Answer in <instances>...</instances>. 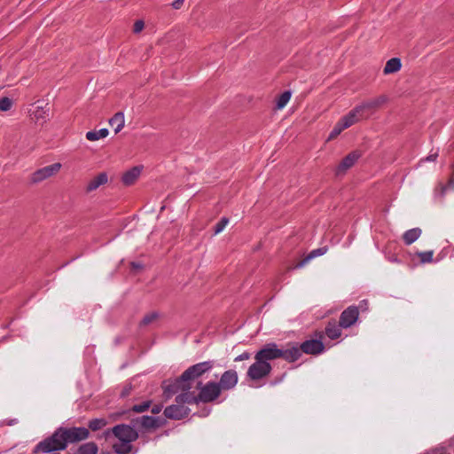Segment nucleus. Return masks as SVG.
<instances>
[{
  "label": "nucleus",
  "mask_w": 454,
  "mask_h": 454,
  "mask_svg": "<svg viewBox=\"0 0 454 454\" xmlns=\"http://www.w3.org/2000/svg\"><path fill=\"white\" fill-rule=\"evenodd\" d=\"M300 357V350L296 347L278 348L275 343H270L259 350L255 356V362L248 368L247 376L257 380L270 374L271 365L269 360L283 358L287 362H294Z\"/></svg>",
  "instance_id": "1"
},
{
  "label": "nucleus",
  "mask_w": 454,
  "mask_h": 454,
  "mask_svg": "<svg viewBox=\"0 0 454 454\" xmlns=\"http://www.w3.org/2000/svg\"><path fill=\"white\" fill-rule=\"evenodd\" d=\"M90 432L85 427L59 428L49 438L37 445L42 452L64 450L68 442H75L89 437Z\"/></svg>",
  "instance_id": "2"
},
{
  "label": "nucleus",
  "mask_w": 454,
  "mask_h": 454,
  "mask_svg": "<svg viewBox=\"0 0 454 454\" xmlns=\"http://www.w3.org/2000/svg\"><path fill=\"white\" fill-rule=\"evenodd\" d=\"M213 365V362L206 361L189 367L183 372L179 379L176 380L173 385L165 387V395L167 397H169L179 390L184 393L185 391L193 389V387H199L201 382L198 381V379L205 372L210 371Z\"/></svg>",
  "instance_id": "3"
},
{
  "label": "nucleus",
  "mask_w": 454,
  "mask_h": 454,
  "mask_svg": "<svg viewBox=\"0 0 454 454\" xmlns=\"http://www.w3.org/2000/svg\"><path fill=\"white\" fill-rule=\"evenodd\" d=\"M198 394L195 391L188 390L176 396L177 402L191 403H210L217 399L221 395L220 386L214 381H209L205 385H200Z\"/></svg>",
  "instance_id": "4"
},
{
  "label": "nucleus",
  "mask_w": 454,
  "mask_h": 454,
  "mask_svg": "<svg viewBox=\"0 0 454 454\" xmlns=\"http://www.w3.org/2000/svg\"><path fill=\"white\" fill-rule=\"evenodd\" d=\"M113 433L117 442L113 443V449L119 454H128L131 451V442L136 441L138 434L131 427L128 425H117L110 431L106 432V435Z\"/></svg>",
  "instance_id": "5"
},
{
  "label": "nucleus",
  "mask_w": 454,
  "mask_h": 454,
  "mask_svg": "<svg viewBox=\"0 0 454 454\" xmlns=\"http://www.w3.org/2000/svg\"><path fill=\"white\" fill-rule=\"evenodd\" d=\"M366 119L363 114L361 109L356 106L346 115L341 117L335 124L333 130L329 134L327 141L335 139L343 130L348 129L361 120Z\"/></svg>",
  "instance_id": "6"
},
{
  "label": "nucleus",
  "mask_w": 454,
  "mask_h": 454,
  "mask_svg": "<svg viewBox=\"0 0 454 454\" xmlns=\"http://www.w3.org/2000/svg\"><path fill=\"white\" fill-rule=\"evenodd\" d=\"M62 168L61 163L56 162L51 165L45 166L35 171L30 177L33 184L41 183L48 178L57 176Z\"/></svg>",
  "instance_id": "7"
},
{
  "label": "nucleus",
  "mask_w": 454,
  "mask_h": 454,
  "mask_svg": "<svg viewBox=\"0 0 454 454\" xmlns=\"http://www.w3.org/2000/svg\"><path fill=\"white\" fill-rule=\"evenodd\" d=\"M387 100L388 98L386 95H380L377 98L363 102L358 105V107L361 109L364 117L368 119L375 111L385 105Z\"/></svg>",
  "instance_id": "8"
},
{
  "label": "nucleus",
  "mask_w": 454,
  "mask_h": 454,
  "mask_svg": "<svg viewBox=\"0 0 454 454\" xmlns=\"http://www.w3.org/2000/svg\"><path fill=\"white\" fill-rule=\"evenodd\" d=\"M176 404L170 405L165 409L164 414L168 419H181L188 415L189 409L184 405L185 403L177 402L176 399Z\"/></svg>",
  "instance_id": "9"
},
{
  "label": "nucleus",
  "mask_w": 454,
  "mask_h": 454,
  "mask_svg": "<svg viewBox=\"0 0 454 454\" xmlns=\"http://www.w3.org/2000/svg\"><path fill=\"white\" fill-rule=\"evenodd\" d=\"M360 157L361 153L358 151H354L348 153L337 166L335 174L337 176L345 174L348 169L354 166Z\"/></svg>",
  "instance_id": "10"
},
{
  "label": "nucleus",
  "mask_w": 454,
  "mask_h": 454,
  "mask_svg": "<svg viewBox=\"0 0 454 454\" xmlns=\"http://www.w3.org/2000/svg\"><path fill=\"white\" fill-rule=\"evenodd\" d=\"M238 382V374L234 370H229L223 373L219 383L221 392L231 389Z\"/></svg>",
  "instance_id": "11"
},
{
  "label": "nucleus",
  "mask_w": 454,
  "mask_h": 454,
  "mask_svg": "<svg viewBox=\"0 0 454 454\" xmlns=\"http://www.w3.org/2000/svg\"><path fill=\"white\" fill-rule=\"evenodd\" d=\"M358 309L356 307H348L345 309L340 317V326L347 328L352 325L358 318Z\"/></svg>",
  "instance_id": "12"
},
{
  "label": "nucleus",
  "mask_w": 454,
  "mask_h": 454,
  "mask_svg": "<svg viewBox=\"0 0 454 454\" xmlns=\"http://www.w3.org/2000/svg\"><path fill=\"white\" fill-rule=\"evenodd\" d=\"M292 346H288L287 348H291ZM300 350V356L301 355V352L307 353V354H319L324 350V345L320 340H310L304 341L301 347L295 346Z\"/></svg>",
  "instance_id": "13"
},
{
  "label": "nucleus",
  "mask_w": 454,
  "mask_h": 454,
  "mask_svg": "<svg viewBox=\"0 0 454 454\" xmlns=\"http://www.w3.org/2000/svg\"><path fill=\"white\" fill-rule=\"evenodd\" d=\"M107 182V174L105 172H101L88 182L85 188V192L87 193L92 192L96 191L98 188H99L101 185L106 184Z\"/></svg>",
  "instance_id": "14"
},
{
  "label": "nucleus",
  "mask_w": 454,
  "mask_h": 454,
  "mask_svg": "<svg viewBox=\"0 0 454 454\" xmlns=\"http://www.w3.org/2000/svg\"><path fill=\"white\" fill-rule=\"evenodd\" d=\"M402 68V61L399 58H392L388 59L383 68L385 75L395 74Z\"/></svg>",
  "instance_id": "15"
},
{
  "label": "nucleus",
  "mask_w": 454,
  "mask_h": 454,
  "mask_svg": "<svg viewBox=\"0 0 454 454\" xmlns=\"http://www.w3.org/2000/svg\"><path fill=\"white\" fill-rule=\"evenodd\" d=\"M140 174H141L140 168L134 167L123 174L122 178H121L122 183L125 185H131L137 180Z\"/></svg>",
  "instance_id": "16"
},
{
  "label": "nucleus",
  "mask_w": 454,
  "mask_h": 454,
  "mask_svg": "<svg viewBox=\"0 0 454 454\" xmlns=\"http://www.w3.org/2000/svg\"><path fill=\"white\" fill-rule=\"evenodd\" d=\"M109 124L114 129V132L119 133L125 125L124 114L121 112L116 113L110 120Z\"/></svg>",
  "instance_id": "17"
},
{
  "label": "nucleus",
  "mask_w": 454,
  "mask_h": 454,
  "mask_svg": "<svg viewBox=\"0 0 454 454\" xmlns=\"http://www.w3.org/2000/svg\"><path fill=\"white\" fill-rule=\"evenodd\" d=\"M421 235L419 228H413L404 232L403 239L406 245H411L416 241Z\"/></svg>",
  "instance_id": "18"
},
{
  "label": "nucleus",
  "mask_w": 454,
  "mask_h": 454,
  "mask_svg": "<svg viewBox=\"0 0 454 454\" xmlns=\"http://www.w3.org/2000/svg\"><path fill=\"white\" fill-rule=\"evenodd\" d=\"M108 129H101L99 130H91L88 131L86 133V138L89 141H97L101 138H105L108 136Z\"/></svg>",
  "instance_id": "19"
},
{
  "label": "nucleus",
  "mask_w": 454,
  "mask_h": 454,
  "mask_svg": "<svg viewBox=\"0 0 454 454\" xmlns=\"http://www.w3.org/2000/svg\"><path fill=\"white\" fill-rule=\"evenodd\" d=\"M326 252V248H318L316 250L311 251L304 259L300 261L294 268H301L304 266L308 262H309L311 259H313L316 256L322 255Z\"/></svg>",
  "instance_id": "20"
},
{
  "label": "nucleus",
  "mask_w": 454,
  "mask_h": 454,
  "mask_svg": "<svg viewBox=\"0 0 454 454\" xmlns=\"http://www.w3.org/2000/svg\"><path fill=\"white\" fill-rule=\"evenodd\" d=\"M325 333L330 339H337L340 336L341 332L340 327L336 325L335 322L329 323L325 328Z\"/></svg>",
  "instance_id": "21"
},
{
  "label": "nucleus",
  "mask_w": 454,
  "mask_h": 454,
  "mask_svg": "<svg viewBox=\"0 0 454 454\" xmlns=\"http://www.w3.org/2000/svg\"><path fill=\"white\" fill-rule=\"evenodd\" d=\"M98 446L94 442H87L79 447L76 454H97Z\"/></svg>",
  "instance_id": "22"
},
{
  "label": "nucleus",
  "mask_w": 454,
  "mask_h": 454,
  "mask_svg": "<svg viewBox=\"0 0 454 454\" xmlns=\"http://www.w3.org/2000/svg\"><path fill=\"white\" fill-rule=\"evenodd\" d=\"M291 98V92L290 91H285L283 92L278 98H277V108L282 109L284 108L287 103L289 102Z\"/></svg>",
  "instance_id": "23"
},
{
  "label": "nucleus",
  "mask_w": 454,
  "mask_h": 454,
  "mask_svg": "<svg viewBox=\"0 0 454 454\" xmlns=\"http://www.w3.org/2000/svg\"><path fill=\"white\" fill-rule=\"evenodd\" d=\"M107 421L105 419H94L89 422V428L92 431H98L106 427Z\"/></svg>",
  "instance_id": "24"
},
{
  "label": "nucleus",
  "mask_w": 454,
  "mask_h": 454,
  "mask_svg": "<svg viewBox=\"0 0 454 454\" xmlns=\"http://www.w3.org/2000/svg\"><path fill=\"white\" fill-rule=\"evenodd\" d=\"M417 256L421 263H429L433 262L434 251L418 252Z\"/></svg>",
  "instance_id": "25"
},
{
  "label": "nucleus",
  "mask_w": 454,
  "mask_h": 454,
  "mask_svg": "<svg viewBox=\"0 0 454 454\" xmlns=\"http://www.w3.org/2000/svg\"><path fill=\"white\" fill-rule=\"evenodd\" d=\"M448 188H454V168L451 176L450 177L448 184L446 185H443L440 184L437 188L436 192L440 193L441 196H443L446 192V190Z\"/></svg>",
  "instance_id": "26"
},
{
  "label": "nucleus",
  "mask_w": 454,
  "mask_h": 454,
  "mask_svg": "<svg viewBox=\"0 0 454 454\" xmlns=\"http://www.w3.org/2000/svg\"><path fill=\"white\" fill-rule=\"evenodd\" d=\"M141 425L145 428H153L158 427L157 420L152 417L144 416L142 418Z\"/></svg>",
  "instance_id": "27"
},
{
  "label": "nucleus",
  "mask_w": 454,
  "mask_h": 454,
  "mask_svg": "<svg viewBox=\"0 0 454 454\" xmlns=\"http://www.w3.org/2000/svg\"><path fill=\"white\" fill-rule=\"evenodd\" d=\"M48 110L49 108L45 109V107L38 106L33 113L34 119H35L36 121L45 119L48 116Z\"/></svg>",
  "instance_id": "28"
},
{
  "label": "nucleus",
  "mask_w": 454,
  "mask_h": 454,
  "mask_svg": "<svg viewBox=\"0 0 454 454\" xmlns=\"http://www.w3.org/2000/svg\"><path fill=\"white\" fill-rule=\"evenodd\" d=\"M13 105V102L11 98L7 97H4L0 98V111L6 112L9 111Z\"/></svg>",
  "instance_id": "29"
},
{
  "label": "nucleus",
  "mask_w": 454,
  "mask_h": 454,
  "mask_svg": "<svg viewBox=\"0 0 454 454\" xmlns=\"http://www.w3.org/2000/svg\"><path fill=\"white\" fill-rule=\"evenodd\" d=\"M158 318V314L156 312H151V313H148L146 314L142 321H141V325H150L151 323L154 322L156 319Z\"/></svg>",
  "instance_id": "30"
},
{
  "label": "nucleus",
  "mask_w": 454,
  "mask_h": 454,
  "mask_svg": "<svg viewBox=\"0 0 454 454\" xmlns=\"http://www.w3.org/2000/svg\"><path fill=\"white\" fill-rule=\"evenodd\" d=\"M229 223V220L228 218H222L219 223H217V224L215 225V234H218L220 233L221 231H223V229L226 227V225L228 224Z\"/></svg>",
  "instance_id": "31"
},
{
  "label": "nucleus",
  "mask_w": 454,
  "mask_h": 454,
  "mask_svg": "<svg viewBox=\"0 0 454 454\" xmlns=\"http://www.w3.org/2000/svg\"><path fill=\"white\" fill-rule=\"evenodd\" d=\"M150 406V403L149 402H145L141 404H136L133 406L132 410L135 411V412H144Z\"/></svg>",
  "instance_id": "32"
},
{
  "label": "nucleus",
  "mask_w": 454,
  "mask_h": 454,
  "mask_svg": "<svg viewBox=\"0 0 454 454\" xmlns=\"http://www.w3.org/2000/svg\"><path fill=\"white\" fill-rule=\"evenodd\" d=\"M144 27H145V23L143 20H136L133 25V32L135 34H138L144 29Z\"/></svg>",
  "instance_id": "33"
},
{
  "label": "nucleus",
  "mask_w": 454,
  "mask_h": 454,
  "mask_svg": "<svg viewBox=\"0 0 454 454\" xmlns=\"http://www.w3.org/2000/svg\"><path fill=\"white\" fill-rule=\"evenodd\" d=\"M251 355L248 352H244L235 358V361H243L250 359Z\"/></svg>",
  "instance_id": "34"
},
{
  "label": "nucleus",
  "mask_w": 454,
  "mask_h": 454,
  "mask_svg": "<svg viewBox=\"0 0 454 454\" xmlns=\"http://www.w3.org/2000/svg\"><path fill=\"white\" fill-rule=\"evenodd\" d=\"M184 0H175L171 5L175 10H179L182 8Z\"/></svg>",
  "instance_id": "35"
},
{
  "label": "nucleus",
  "mask_w": 454,
  "mask_h": 454,
  "mask_svg": "<svg viewBox=\"0 0 454 454\" xmlns=\"http://www.w3.org/2000/svg\"><path fill=\"white\" fill-rule=\"evenodd\" d=\"M162 409V406L161 405H154L152 409V412L153 414H158Z\"/></svg>",
  "instance_id": "36"
},
{
  "label": "nucleus",
  "mask_w": 454,
  "mask_h": 454,
  "mask_svg": "<svg viewBox=\"0 0 454 454\" xmlns=\"http://www.w3.org/2000/svg\"><path fill=\"white\" fill-rule=\"evenodd\" d=\"M436 157H437V154H436V153H434V154H431V155H429V156L427 157V160H435Z\"/></svg>",
  "instance_id": "37"
},
{
  "label": "nucleus",
  "mask_w": 454,
  "mask_h": 454,
  "mask_svg": "<svg viewBox=\"0 0 454 454\" xmlns=\"http://www.w3.org/2000/svg\"><path fill=\"white\" fill-rule=\"evenodd\" d=\"M131 266H132L133 269L139 268V265L136 264L135 262H132Z\"/></svg>",
  "instance_id": "38"
}]
</instances>
